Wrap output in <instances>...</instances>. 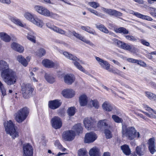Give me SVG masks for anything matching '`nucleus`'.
I'll use <instances>...</instances> for the list:
<instances>
[{
	"label": "nucleus",
	"mask_w": 156,
	"mask_h": 156,
	"mask_svg": "<svg viewBox=\"0 0 156 156\" xmlns=\"http://www.w3.org/2000/svg\"><path fill=\"white\" fill-rule=\"evenodd\" d=\"M1 76L3 81L8 85L14 84L17 79L16 72L9 68V64L3 60H0Z\"/></svg>",
	"instance_id": "nucleus-1"
},
{
	"label": "nucleus",
	"mask_w": 156,
	"mask_h": 156,
	"mask_svg": "<svg viewBox=\"0 0 156 156\" xmlns=\"http://www.w3.org/2000/svg\"><path fill=\"white\" fill-rule=\"evenodd\" d=\"M122 133L123 137H126L129 140H133L136 138H138L140 136L139 133L133 126L128 128L123 127Z\"/></svg>",
	"instance_id": "nucleus-2"
},
{
	"label": "nucleus",
	"mask_w": 156,
	"mask_h": 156,
	"mask_svg": "<svg viewBox=\"0 0 156 156\" xmlns=\"http://www.w3.org/2000/svg\"><path fill=\"white\" fill-rule=\"evenodd\" d=\"M34 10L39 14L46 17L56 19L59 17L58 14L50 11L46 8L42 6L36 5L34 6Z\"/></svg>",
	"instance_id": "nucleus-3"
},
{
	"label": "nucleus",
	"mask_w": 156,
	"mask_h": 156,
	"mask_svg": "<svg viewBox=\"0 0 156 156\" xmlns=\"http://www.w3.org/2000/svg\"><path fill=\"white\" fill-rule=\"evenodd\" d=\"M4 124L6 133L9 134L12 138L15 139L18 136V133L16 130L14 124L11 120L5 122Z\"/></svg>",
	"instance_id": "nucleus-4"
},
{
	"label": "nucleus",
	"mask_w": 156,
	"mask_h": 156,
	"mask_svg": "<svg viewBox=\"0 0 156 156\" xmlns=\"http://www.w3.org/2000/svg\"><path fill=\"white\" fill-rule=\"evenodd\" d=\"M29 112V109L27 107L20 109L15 113V119L18 122L21 123L26 119Z\"/></svg>",
	"instance_id": "nucleus-5"
},
{
	"label": "nucleus",
	"mask_w": 156,
	"mask_h": 156,
	"mask_svg": "<svg viewBox=\"0 0 156 156\" xmlns=\"http://www.w3.org/2000/svg\"><path fill=\"white\" fill-rule=\"evenodd\" d=\"M21 90L23 98L27 99L31 96L34 89L31 84L24 83L21 86Z\"/></svg>",
	"instance_id": "nucleus-6"
},
{
	"label": "nucleus",
	"mask_w": 156,
	"mask_h": 156,
	"mask_svg": "<svg viewBox=\"0 0 156 156\" xmlns=\"http://www.w3.org/2000/svg\"><path fill=\"white\" fill-rule=\"evenodd\" d=\"M95 58L101 68L109 72H114L113 70L110 68V65L107 61L96 56L95 57Z\"/></svg>",
	"instance_id": "nucleus-7"
},
{
	"label": "nucleus",
	"mask_w": 156,
	"mask_h": 156,
	"mask_svg": "<svg viewBox=\"0 0 156 156\" xmlns=\"http://www.w3.org/2000/svg\"><path fill=\"white\" fill-rule=\"evenodd\" d=\"M51 123L52 127L55 129H60L62 125V121L58 116L53 117L51 119Z\"/></svg>",
	"instance_id": "nucleus-8"
},
{
	"label": "nucleus",
	"mask_w": 156,
	"mask_h": 156,
	"mask_svg": "<svg viewBox=\"0 0 156 156\" xmlns=\"http://www.w3.org/2000/svg\"><path fill=\"white\" fill-rule=\"evenodd\" d=\"M97 138V135L94 132L87 133L85 135L84 142L86 143L93 142Z\"/></svg>",
	"instance_id": "nucleus-9"
},
{
	"label": "nucleus",
	"mask_w": 156,
	"mask_h": 156,
	"mask_svg": "<svg viewBox=\"0 0 156 156\" xmlns=\"http://www.w3.org/2000/svg\"><path fill=\"white\" fill-rule=\"evenodd\" d=\"M75 133L71 130L66 131L62 134L63 138L65 140L70 141L73 140L75 136Z\"/></svg>",
	"instance_id": "nucleus-10"
},
{
	"label": "nucleus",
	"mask_w": 156,
	"mask_h": 156,
	"mask_svg": "<svg viewBox=\"0 0 156 156\" xmlns=\"http://www.w3.org/2000/svg\"><path fill=\"white\" fill-rule=\"evenodd\" d=\"M23 156H32L33 149L32 146L29 144H24L23 147Z\"/></svg>",
	"instance_id": "nucleus-11"
},
{
	"label": "nucleus",
	"mask_w": 156,
	"mask_h": 156,
	"mask_svg": "<svg viewBox=\"0 0 156 156\" xmlns=\"http://www.w3.org/2000/svg\"><path fill=\"white\" fill-rule=\"evenodd\" d=\"M46 26L49 28L53 30L55 32L60 34H61L65 35L68 36H69V34H66V32L64 30L59 28L54 25H51L49 23H47L46 24Z\"/></svg>",
	"instance_id": "nucleus-12"
},
{
	"label": "nucleus",
	"mask_w": 156,
	"mask_h": 156,
	"mask_svg": "<svg viewBox=\"0 0 156 156\" xmlns=\"http://www.w3.org/2000/svg\"><path fill=\"white\" fill-rule=\"evenodd\" d=\"M69 34H71L72 33L73 35L75 37L80 40L83 42L89 44L90 46L93 47L94 46V44L90 41L87 40L84 37L81 36L79 34L76 33L75 31H74L72 32H71L69 31Z\"/></svg>",
	"instance_id": "nucleus-13"
},
{
	"label": "nucleus",
	"mask_w": 156,
	"mask_h": 156,
	"mask_svg": "<svg viewBox=\"0 0 156 156\" xmlns=\"http://www.w3.org/2000/svg\"><path fill=\"white\" fill-rule=\"evenodd\" d=\"M101 10L104 12L111 16L116 17L122 16V13L115 10L111 9H107L104 7L101 8Z\"/></svg>",
	"instance_id": "nucleus-14"
},
{
	"label": "nucleus",
	"mask_w": 156,
	"mask_h": 156,
	"mask_svg": "<svg viewBox=\"0 0 156 156\" xmlns=\"http://www.w3.org/2000/svg\"><path fill=\"white\" fill-rule=\"evenodd\" d=\"M61 94L64 97L70 98L74 96L75 94V92L72 89H68L63 90Z\"/></svg>",
	"instance_id": "nucleus-15"
},
{
	"label": "nucleus",
	"mask_w": 156,
	"mask_h": 156,
	"mask_svg": "<svg viewBox=\"0 0 156 156\" xmlns=\"http://www.w3.org/2000/svg\"><path fill=\"white\" fill-rule=\"evenodd\" d=\"M60 100H55L50 101L48 102V106L51 109H55L58 108L61 105Z\"/></svg>",
	"instance_id": "nucleus-16"
},
{
	"label": "nucleus",
	"mask_w": 156,
	"mask_h": 156,
	"mask_svg": "<svg viewBox=\"0 0 156 156\" xmlns=\"http://www.w3.org/2000/svg\"><path fill=\"white\" fill-rule=\"evenodd\" d=\"M8 19L16 25L22 27H24L25 26V24H23L20 20L14 16H9Z\"/></svg>",
	"instance_id": "nucleus-17"
},
{
	"label": "nucleus",
	"mask_w": 156,
	"mask_h": 156,
	"mask_svg": "<svg viewBox=\"0 0 156 156\" xmlns=\"http://www.w3.org/2000/svg\"><path fill=\"white\" fill-rule=\"evenodd\" d=\"M27 29L29 31L26 36L27 38L34 43H35L36 41V34L30 28H27Z\"/></svg>",
	"instance_id": "nucleus-18"
},
{
	"label": "nucleus",
	"mask_w": 156,
	"mask_h": 156,
	"mask_svg": "<svg viewBox=\"0 0 156 156\" xmlns=\"http://www.w3.org/2000/svg\"><path fill=\"white\" fill-rule=\"evenodd\" d=\"M64 82L68 84H71L73 83L75 80V78L74 75L71 74H68L64 77Z\"/></svg>",
	"instance_id": "nucleus-19"
},
{
	"label": "nucleus",
	"mask_w": 156,
	"mask_h": 156,
	"mask_svg": "<svg viewBox=\"0 0 156 156\" xmlns=\"http://www.w3.org/2000/svg\"><path fill=\"white\" fill-rule=\"evenodd\" d=\"M83 124L85 127L88 130L91 129L93 126V121L91 118H87L83 120Z\"/></svg>",
	"instance_id": "nucleus-20"
},
{
	"label": "nucleus",
	"mask_w": 156,
	"mask_h": 156,
	"mask_svg": "<svg viewBox=\"0 0 156 156\" xmlns=\"http://www.w3.org/2000/svg\"><path fill=\"white\" fill-rule=\"evenodd\" d=\"M88 101V98L87 96L84 94L81 95L79 97V102L81 106L87 105Z\"/></svg>",
	"instance_id": "nucleus-21"
},
{
	"label": "nucleus",
	"mask_w": 156,
	"mask_h": 156,
	"mask_svg": "<svg viewBox=\"0 0 156 156\" xmlns=\"http://www.w3.org/2000/svg\"><path fill=\"white\" fill-rule=\"evenodd\" d=\"M97 28L100 31L105 34L109 33V34H112V33L111 32H109L107 28L103 25L99 23L95 24Z\"/></svg>",
	"instance_id": "nucleus-22"
},
{
	"label": "nucleus",
	"mask_w": 156,
	"mask_h": 156,
	"mask_svg": "<svg viewBox=\"0 0 156 156\" xmlns=\"http://www.w3.org/2000/svg\"><path fill=\"white\" fill-rule=\"evenodd\" d=\"M148 144H149L148 148L150 153L153 154L156 151L155 149L154 140V138L149 139Z\"/></svg>",
	"instance_id": "nucleus-23"
},
{
	"label": "nucleus",
	"mask_w": 156,
	"mask_h": 156,
	"mask_svg": "<svg viewBox=\"0 0 156 156\" xmlns=\"http://www.w3.org/2000/svg\"><path fill=\"white\" fill-rule=\"evenodd\" d=\"M109 121L107 119L101 120L98 121L97 123L98 127L100 129H102L104 128L109 127L108 126Z\"/></svg>",
	"instance_id": "nucleus-24"
},
{
	"label": "nucleus",
	"mask_w": 156,
	"mask_h": 156,
	"mask_svg": "<svg viewBox=\"0 0 156 156\" xmlns=\"http://www.w3.org/2000/svg\"><path fill=\"white\" fill-rule=\"evenodd\" d=\"M122 49L133 53H135L136 50V48L133 45H129L125 43L122 45Z\"/></svg>",
	"instance_id": "nucleus-25"
},
{
	"label": "nucleus",
	"mask_w": 156,
	"mask_h": 156,
	"mask_svg": "<svg viewBox=\"0 0 156 156\" xmlns=\"http://www.w3.org/2000/svg\"><path fill=\"white\" fill-rule=\"evenodd\" d=\"M102 108L107 111H112L114 108V107L109 102L105 101L102 105Z\"/></svg>",
	"instance_id": "nucleus-26"
},
{
	"label": "nucleus",
	"mask_w": 156,
	"mask_h": 156,
	"mask_svg": "<svg viewBox=\"0 0 156 156\" xmlns=\"http://www.w3.org/2000/svg\"><path fill=\"white\" fill-rule=\"evenodd\" d=\"M23 16L26 20L31 23L32 22L36 16L34 14L28 12H24L23 14Z\"/></svg>",
	"instance_id": "nucleus-27"
},
{
	"label": "nucleus",
	"mask_w": 156,
	"mask_h": 156,
	"mask_svg": "<svg viewBox=\"0 0 156 156\" xmlns=\"http://www.w3.org/2000/svg\"><path fill=\"white\" fill-rule=\"evenodd\" d=\"M32 23L37 26L41 28L44 25L43 21L36 16Z\"/></svg>",
	"instance_id": "nucleus-28"
},
{
	"label": "nucleus",
	"mask_w": 156,
	"mask_h": 156,
	"mask_svg": "<svg viewBox=\"0 0 156 156\" xmlns=\"http://www.w3.org/2000/svg\"><path fill=\"white\" fill-rule=\"evenodd\" d=\"M90 156H100L101 154L99 149L94 147L91 148L89 151Z\"/></svg>",
	"instance_id": "nucleus-29"
},
{
	"label": "nucleus",
	"mask_w": 156,
	"mask_h": 156,
	"mask_svg": "<svg viewBox=\"0 0 156 156\" xmlns=\"http://www.w3.org/2000/svg\"><path fill=\"white\" fill-rule=\"evenodd\" d=\"M16 59L17 61L21 64L24 67L27 66V63L26 60L25 59V58L22 55H20L16 56Z\"/></svg>",
	"instance_id": "nucleus-30"
},
{
	"label": "nucleus",
	"mask_w": 156,
	"mask_h": 156,
	"mask_svg": "<svg viewBox=\"0 0 156 156\" xmlns=\"http://www.w3.org/2000/svg\"><path fill=\"white\" fill-rule=\"evenodd\" d=\"M0 38L3 41L7 42H9L11 40L10 37L7 34L4 32L0 33Z\"/></svg>",
	"instance_id": "nucleus-31"
},
{
	"label": "nucleus",
	"mask_w": 156,
	"mask_h": 156,
	"mask_svg": "<svg viewBox=\"0 0 156 156\" xmlns=\"http://www.w3.org/2000/svg\"><path fill=\"white\" fill-rule=\"evenodd\" d=\"M72 130L75 133H79L82 132L83 128L80 124L78 123L74 125L72 128Z\"/></svg>",
	"instance_id": "nucleus-32"
},
{
	"label": "nucleus",
	"mask_w": 156,
	"mask_h": 156,
	"mask_svg": "<svg viewBox=\"0 0 156 156\" xmlns=\"http://www.w3.org/2000/svg\"><path fill=\"white\" fill-rule=\"evenodd\" d=\"M145 151V147L144 145L137 146L136 148V154L139 155H143Z\"/></svg>",
	"instance_id": "nucleus-33"
},
{
	"label": "nucleus",
	"mask_w": 156,
	"mask_h": 156,
	"mask_svg": "<svg viewBox=\"0 0 156 156\" xmlns=\"http://www.w3.org/2000/svg\"><path fill=\"white\" fill-rule=\"evenodd\" d=\"M89 105L90 107H94L96 109H98L100 106L99 102L97 99H91L89 101Z\"/></svg>",
	"instance_id": "nucleus-34"
},
{
	"label": "nucleus",
	"mask_w": 156,
	"mask_h": 156,
	"mask_svg": "<svg viewBox=\"0 0 156 156\" xmlns=\"http://www.w3.org/2000/svg\"><path fill=\"white\" fill-rule=\"evenodd\" d=\"M44 77L46 80L49 83H52L55 81V78L53 75L50 74L46 73L44 75Z\"/></svg>",
	"instance_id": "nucleus-35"
},
{
	"label": "nucleus",
	"mask_w": 156,
	"mask_h": 156,
	"mask_svg": "<svg viewBox=\"0 0 156 156\" xmlns=\"http://www.w3.org/2000/svg\"><path fill=\"white\" fill-rule=\"evenodd\" d=\"M144 108L145 109L149 112L151 113L150 114V116L149 117L151 118H155L156 116L153 113L156 114V111L154 110L153 109H152L147 105H144Z\"/></svg>",
	"instance_id": "nucleus-36"
},
{
	"label": "nucleus",
	"mask_w": 156,
	"mask_h": 156,
	"mask_svg": "<svg viewBox=\"0 0 156 156\" xmlns=\"http://www.w3.org/2000/svg\"><path fill=\"white\" fill-rule=\"evenodd\" d=\"M79 61V59L77 58V60L76 61H73L74 64V66L76 67L77 69L83 72V73L87 74L88 73V72L85 70L83 67L80 65L79 63L78 62Z\"/></svg>",
	"instance_id": "nucleus-37"
},
{
	"label": "nucleus",
	"mask_w": 156,
	"mask_h": 156,
	"mask_svg": "<svg viewBox=\"0 0 156 156\" xmlns=\"http://www.w3.org/2000/svg\"><path fill=\"white\" fill-rule=\"evenodd\" d=\"M42 63L44 66L48 68L53 67L55 65V64L52 61L47 59L43 60Z\"/></svg>",
	"instance_id": "nucleus-38"
},
{
	"label": "nucleus",
	"mask_w": 156,
	"mask_h": 156,
	"mask_svg": "<svg viewBox=\"0 0 156 156\" xmlns=\"http://www.w3.org/2000/svg\"><path fill=\"white\" fill-rule=\"evenodd\" d=\"M81 28L82 30H85L90 34H92L94 35H96V33L95 30L94 29L90 28L89 26H82Z\"/></svg>",
	"instance_id": "nucleus-39"
},
{
	"label": "nucleus",
	"mask_w": 156,
	"mask_h": 156,
	"mask_svg": "<svg viewBox=\"0 0 156 156\" xmlns=\"http://www.w3.org/2000/svg\"><path fill=\"white\" fill-rule=\"evenodd\" d=\"M114 30L116 33L122 34H129L128 30L123 27L115 28Z\"/></svg>",
	"instance_id": "nucleus-40"
},
{
	"label": "nucleus",
	"mask_w": 156,
	"mask_h": 156,
	"mask_svg": "<svg viewBox=\"0 0 156 156\" xmlns=\"http://www.w3.org/2000/svg\"><path fill=\"white\" fill-rule=\"evenodd\" d=\"M136 15L137 17L144 20H145L148 21H152L153 20L152 18L151 17L148 16L143 15L140 13H136Z\"/></svg>",
	"instance_id": "nucleus-41"
},
{
	"label": "nucleus",
	"mask_w": 156,
	"mask_h": 156,
	"mask_svg": "<svg viewBox=\"0 0 156 156\" xmlns=\"http://www.w3.org/2000/svg\"><path fill=\"white\" fill-rule=\"evenodd\" d=\"M145 94V96L149 99L154 101L156 100V94L149 91H146Z\"/></svg>",
	"instance_id": "nucleus-42"
},
{
	"label": "nucleus",
	"mask_w": 156,
	"mask_h": 156,
	"mask_svg": "<svg viewBox=\"0 0 156 156\" xmlns=\"http://www.w3.org/2000/svg\"><path fill=\"white\" fill-rule=\"evenodd\" d=\"M121 147L124 154L126 155L130 154L131 151L128 145L125 144L121 146Z\"/></svg>",
	"instance_id": "nucleus-43"
},
{
	"label": "nucleus",
	"mask_w": 156,
	"mask_h": 156,
	"mask_svg": "<svg viewBox=\"0 0 156 156\" xmlns=\"http://www.w3.org/2000/svg\"><path fill=\"white\" fill-rule=\"evenodd\" d=\"M64 55L66 58L73 61H76L77 60V58L73 56L72 54L66 51H64L63 52Z\"/></svg>",
	"instance_id": "nucleus-44"
},
{
	"label": "nucleus",
	"mask_w": 156,
	"mask_h": 156,
	"mask_svg": "<svg viewBox=\"0 0 156 156\" xmlns=\"http://www.w3.org/2000/svg\"><path fill=\"white\" fill-rule=\"evenodd\" d=\"M78 156H88L87 152L84 148L79 149L77 151Z\"/></svg>",
	"instance_id": "nucleus-45"
},
{
	"label": "nucleus",
	"mask_w": 156,
	"mask_h": 156,
	"mask_svg": "<svg viewBox=\"0 0 156 156\" xmlns=\"http://www.w3.org/2000/svg\"><path fill=\"white\" fill-rule=\"evenodd\" d=\"M76 112L75 108L74 107H72L68 108L67 110V113L69 115L72 116Z\"/></svg>",
	"instance_id": "nucleus-46"
},
{
	"label": "nucleus",
	"mask_w": 156,
	"mask_h": 156,
	"mask_svg": "<svg viewBox=\"0 0 156 156\" xmlns=\"http://www.w3.org/2000/svg\"><path fill=\"white\" fill-rule=\"evenodd\" d=\"M46 53V51L43 48H40L36 52V55L38 56L41 57Z\"/></svg>",
	"instance_id": "nucleus-47"
},
{
	"label": "nucleus",
	"mask_w": 156,
	"mask_h": 156,
	"mask_svg": "<svg viewBox=\"0 0 156 156\" xmlns=\"http://www.w3.org/2000/svg\"><path fill=\"white\" fill-rule=\"evenodd\" d=\"M87 4L91 7L95 9L100 6L99 3L94 1L89 2Z\"/></svg>",
	"instance_id": "nucleus-48"
},
{
	"label": "nucleus",
	"mask_w": 156,
	"mask_h": 156,
	"mask_svg": "<svg viewBox=\"0 0 156 156\" xmlns=\"http://www.w3.org/2000/svg\"><path fill=\"white\" fill-rule=\"evenodd\" d=\"M112 118L115 122L117 123H122L123 122L122 118L115 115H112Z\"/></svg>",
	"instance_id": "nucleus-49"
},
{
	"label": "nucleus",
	"mask_w": 156,
	"mask_h": 156,
	"mask_svg": "<svg viewBox=\"0 0 156 156\" xmlns=\"http://www.w3.org/2000/svg\"><path fill=\"white\" fill-rule=\"evenodd\" d=\"M104 133L106 138L110 139L112 137V134L110 130L108 129H105Z\"/></svg>",
	"instance_id": "nucleus-50"
},
{
	"label": "nucleus",
	"mask_w": 156,
	"mask_h": 156,
	"mask_svg": "<svg viewBox=\"0 0 156 156\" xmlns=\"http://www.w3.org/2000/svg\"><path fill=\"white\" fill-rule=\"evenodd\" d=\"M0 90L3 96H5L6 94V90L5 88L4 84L0 80Z\"/></svg>",
	"instance_id": "nucleus-51"
},
{
	"label": "nucleus",
	"mask_w": 156,
	"mask_h": 156,
	"mask_svg": "<svg viewBox=\"0 0 156 156\" xmlns=\"http://www.w3.org/2000/svg\"><path fill=\"white\" fill-rule=\"evenodd\" d=\"M88 10L91 13L98 16L101 17V13L98 12L97 11L95 10L94 9L91 8H88Z\"/></svg>",
	"instance_id": "nucleus-52"
},
{
	"label": "nucleus",
	"mask_w": 156,
	"mask_h": 156,
	"mask_svg": "<svg viewBox=\"0 0 156 156\" xmlns=\"http://www.w3.org/2000/svg\"><path fill=\"white\" fill-rule=\"evenodd\" d=\"M55 146L57 147L60 149H61L63 151H65L66 149L63 148L62 146L60 144L58 141H56L55 143Z\"/></svg>",
	"instance_id": "nucleus-53"
},
{
	"label": "nucleus",
	"mask_w": 156,
	"mask_h": 156,
	"mask_svg": "<svg viewBox=\"0 0 156 156\" xmlns=\"http://www.w3.org/2000/svg\"><path fill=\"white\" fill-rule=\"evenodd\" d=\"M125 37L127 40L132 41H136L137 40L136 38L130 35H126L125 36Z\"/></svg>",
	"instance_id": "nucleus-54"
},
{
	"label": "nucleus",
	"mask_w": 156,
	"mask_h": 156,
	"mask_svg": "<svg viewBox=\"0 0 156 156\" xmlns=\"http://www.w3.org/2000/svg\"><path fill=\"white\" fill-rule=\"evenodd\" d=\"M150 14L152 16L156 17V9L151 8L150 9Z\"/></svg>",
	"instance_id": "nucleus-55"
},
{
	"label": "nucleus",
	"mask_w": 156,
	"mask_h": 156,
	"mask_svg": "<svg viewBox=\"0 0 156 156\" xmlns=\"http://www.w3.org/2000/svg\"><path fill=\"white\" fill-rule=\"evenodd\" d=\"M20 44L15 42H13L11 45V48L13 50L16 51L17 48Z\"/></svg>",
	"instance_id": "nucleus-56"
},
{
	"label": "nucleus",
	"mask_w": 156,
	"mask_h": 156,
	"mask_svg": "<svg viewBox=\"0 0 156 156\" xmlns=\"http://www.w3.org/2000/svg\"><path fill=\"white\" fill-rule=\"evenodd\" d=\"M140 42L143 45L147 47L150 46V44L149 43L145 40L141 39L140 40Z\"/></svg>",
	"instance_id": "nucleus-57"
},
{
	"label": "nucleus",
	"mask_w": 156,
	"mask_h": 156,
	"mask_svg": "<svg viewBox=\"0 0 156 156\" xmlns=\"http://www.w3.org/2000/svg\"><path fill=\"white\" fill-rule=\"evenodd\" d=\"M24 51V47L20 45H19V47H18L17 48L16 50V51L20 53H21L23 52Z\"/></svg>",
	"instance_id": "nucleus-58"
},
{
	"label": "nucleus",
	"mask_w": 156,
	"mask_h": 156,
	"mask_svg": "<svg viewBox=\"0 0 156 156\" xmlns=\"http://www.w3.org/2000/svg\"><path fill=\"white\" fill-rule=\"evenodd\" d=\"M126 60L127 61L132 63H137V60L131 58H127Z\"/></svg>",
	"instance_id": "nucleus-59"
},
{
	"label": "nucleus",
	"mask_w": 156,
	"mask_h": 156,
	"mask_svg": "<svg viewBox=\"0 0 156 156\" xmlns=\"http://www.w3.org/2000/svg\"><path fill=\"white\" fill-rule=\"evenodd\" d=\"M30 78L34 82L37 81V80L34 77V74L32 72H31L30 73Z\"/></svg>",
	"instance_id": "nucleus-60"
},
{
	"label": "nucleus",
	"mask_w": 156,
	"mask_h": 156,
	"mask_svg": "<svg viewBox=\"0 0 156 156\" xmlns=\"http://www.w3.org/2000/svg\"><path fill=\"white\" fill-rule=\"evenodd\" d=\"M11 2L10 0H0V2L3 4H9Z\"/></svg>",
	"instance_id": "nucleus-61"
},
{
	"label": "nucleus",
	"mask_w": 156,
	"mask_h": 156,
	"mask_svg": "<svg viewBox=\"0 0 156 156\" xmlns=\"http://www.w3.org/2000/svg\"><path fill=\"white\" fill-rule=\"evenodd\" d=\"M124 43V42H122L120 41H117V44L118 46L122 48V45Z\"/></svg>",
	"instance_id": "nucleus-62"
},
{
	"label": "nucleus",
	"mask_w": 156,
	"mask_h": 156,
	"mask_svg": "<svg viewBox=\"0 0 156 156\" xmlns=\"http://www.w3.org/2000/svg\"><path fill=\"white\" fill-rule=\"evenodd\" d=\"M138 64L142 66H146V64L143 62L141 60H137V63Z\"/></svg>",
	"instance_id": "nucleus-63"
},
{
	"label": "nucleus",
	"mask_w": 156,
	"mask_h": 156,
	"mask_svg": "<svg viewBox=\"0 0 156 156\" xmlns=\"http://www.w3.org/2000/svg\"><path fill=\"white\" fill-rule=\"evenodd\" d=\"M102 156H111V154L108 152H105Z\"/></svg>",
	"instance_id": "nucleus-64"
}]
</instances>
